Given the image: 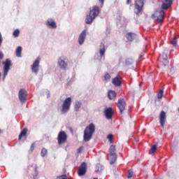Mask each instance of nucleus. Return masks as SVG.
<instances>
[{
  "label": "nucleus",
  "mask_w": 179,
  "mask_h": 179,
  "mask_svg": "<svg viewBox=\"0 0 179 179\" xmlns=\"http://www.w3.org/2000/svg\"><path fill=\"white\" fill-rule=\"evenodd\" d=\"M132 176H134V171L130 169L127 173V178H132Z\"/></svg>",
  "instance_id": "nucleus-31"
},
{
  "label": "nucleus",
  "mask_w": 179,
  "mask_h": 179,
  "mask_svg": "<svg viewBox=\"0 0 179 179\" xmlns=\"http://www.w3.org/2000/svg\"><path fill=\"white\" fill-rule=\"evenodd\" d=\"M125 107H127V103H125V100L124 99L120 98L117 101V108L120 110V114L124 113V110H125Z\"/></svg>",
  "instance_id": "nucleus-12"
},
{
  "label": "nucleus",
  "mask_w": 179,
  "mask_h": 179,
  "mask_svg": "<svg viewBox=\"0 0 179 179\" xmlns=\"http://www.w3.org/2000/svg\"><path fill=\"white\" fill-rule=\"evenodd\" d=\"M20 34V31H19V29H15L13 33V36H14V37H19Z\"/></svg>",
  "instance_id": "nucleus-28"
},
{
  "label": "nucleus",
  "mask_w": 179,
  "mask_h": 179,
  "mask_svg": "<svg viewBox=\"0 0 179 179\" xmlns=\"http://www.w3.org/2000/svg\"><path fill=\"white\" fill-rule=\"evenodd\" d=\"M93 179H99V178H94Z\"/></svg>",
  "instance_id": "nucleus-41"
},
{
  "label": "nucleus",
  "mask_w": 179,
  "mask_h": 179,
  "mask_svg": "<svg viewBox=\"0 0 179 179\" xmlns=\"http://www.w3.org/2000/svg\"><path fill=\"white\" fill-rule=\"evenodd\" d=\"M171 43L172 44V45L176 47V45H177V38H175L172 41H171Z\"/></svg>",
  "instance_id": "nucleus-33"
},
{
  "label": "nucleus",
  "mask_w": 179,
  "mask_h": 179,
  "mask_svg": "<svg viewBox=\"0 0 179 179\" xmlns=\"http://www.w3.org/2000/svg\"><path fill=\"white\" fill-rule=\"evenodd\" d=\"M166 121H167V115L164 112V110H162L159 113V124L162 128H164V124H166Z\"/></svg>",
  "instance_id": "nucleus-11"
},
{
  "label": "nucleus",
  "mask_w": 179,
  "mask_h": 179,
  "mask_svg": "<svg viewBox=\"0 0 179 179\" xmlns=\"http://www.w3.org/2000/svg\"><path fill=\"white\" fill-rule=\"evenodd\" d=\"M152 19H155L158 23H163L164 19V10H157L152 15Z\"/></svg>",
  "instance_id": "nucleus-5"
},
{
  "label": "nucleus",
  "mask_w": 179,
  "mask_h": 179,
  "mask_svg": "<svg viewBox=\"0 0 179 179\" xmlns=\"http://www.w3.org/2000/svg\"><path fill=\"white\" fill-rule=\"evenodd\" d=\"M132 62H134V60H132L131 59H128L126 61L127 65H131V64H132Z\"/></svg>",
  "instance_id": "nucleus-34"
},
{
  "label": "nucleus",
  "mask_w": 179,
  "mask_h": 179,
  "mask_svg": "<svg viewBox=\"0 0 179 179\" xmlns=\"http://www.w3.org/2000/svg\"><path fill=\"white\" fill-rule=\"evenodd\" d=\"M112 83L115 86V87H119L121 86L122 85V78H121V76L118 75L113 78Z\"/></svg>",
  "instance_id": "nucleus-13"
},
{
  "label": "nucleus",
  "mask_w": 179,
  "mask_h": 179,
  "mask_svg": "<svg viewBox=\"0 0 179 179\" xmlns=\"http://www.w3.org/2000/svg\"><path fill=\"white\" fill-rule=\"evenodd\" d=\"M82 107V103L79 101H76L74 105L75 111H79V109Z\"/></svg>",
  "instance_id": "nucleus-23"
},
{
  "label": "nucleus",
  "mask_w": 179,
  "mask_h": 179,
  "mask_svg": "<svg viewBox=\"0 0 179 179\" xmlns=\"http://www.w3.org/2000/svg\"><path fill=\"white\" fill-rule=\"evenodd\" d=\"M27 134V129L26 128L23 129L19 135L18 141H20L22 136H26Z\"/></svg>",
  "instance_id": "nucleus-24"
},
{
  "label": "nucleus",
  "mask_w": 179,
  "mask_h": 179,
  "mask_svg": "<svg viewBox=\"0 0 179 179\" xmlns=\"http://www.w3.org/2000/svg\"><path fill=\"white\" fill-rule=\"evenodd\" d=\"M2 64L4 65L3 71V80H4L5 78L8 76V73L10 70V66H12V61L9 59H6L5 62H3Z\"/></svg>",
  "instance_id": "nucleus-4"
},
{
  "label": "nucleus",
  "mask_w": 179,
  "mask_h": 179,
  "mask_svg": "<svg viewBox=\"0 0 179 179\" xmlns=\"http://www.w3.org/2000/svg\"><path fill=\"white\" fill-rule=\"evenodd\" d=\"M107 139H108L110 143H113V141L114 139V136H113V134H108L107 136Z\"/></svg>",
  "instance_id": "nucleus-30"
},
{
  "label": "nucleus",
  "mask_w": 179,
  "mask_h": 179,
  "mask_svg": "<svg viewBox=\"0 0 179 179\" xmlns=\"http://www.w3.org/2000/svg\"><path fill=\"white\" fill-rule=\"evenodd\" d=\"M71 104H72V98H66L62 105L61 113L62 114H66L71 109Z\"/></svg>",
  "instance_id": "nucleus-3"
},
{
  "label": "nucleus",
  "mask_w": 179,
  "mask_h": 179,
  "mask_svg": "<svg viewBox=\"0 0 179 179\" xmlns=\"http://www.w3.org/2000/svg\"><path fill=\"white\" fill-rule=\"evenodd\" d=\"M35 171H37V166H36L35 168Z\"/></svg>",
  "instance_id": "nucleus-40"
},
{
  "label": "nucleus",
  "mask_w": 179,
  "mask_h": 179,
  "mask_svg": "<svg viewBox=\"0 0 179 179\" xmlns=\"http://www.w3.org/2000/svg\"><path fill=\"white\" fill-rule=\"evenodd\" d=\"M117 150L115 149V145H112L109 148V153L111 157L110 164H114L117 161Z\"/></svg>",
  "instance_id": "nucleus-7"
},
{
  "label": "nucleus",
  "mask_w": 179,
  "mask_h": 179,
  "mask_svg": "<svg viewBox=\"0 0 179 179\" xmlns=\"http://www.w3.org/2000/svg\"><path fill=\"white\" fill-rule=\"evenodd\" d=\"M116 96H117V93L115 92V91H113V90L108 91V97L109 100H113V99H114Z\"/></svg>",
  "instance_id": "nucleus-22"
},
{
  "label": "nucleus",
  "mask_w": 179,
  "mask_h": 179,
  "mask_svg": "<svg viewBox=\"0 0 179 179\" xmlns=\"http://www.w3.org/2000/svg\"><path fill=\"white\" fill-rule=\"evenodd\" d=\"M97 167H98V169H100V167H101V169H103V166H101V165H98Z\"/></svg>",
  "instance_id": "nucleus-39"
},
{
  "label": "nucleus",
  "mask_w": 179,
  "mask_h": 179,
  "mask_svg": "<svg viewBox=\"0 0 179 179\" xmlns=\"http://www.w3.org/2000/svg\"><path fill=\"white\" fill-rule=\"evenodd\" d=\"M38 66H40V57H37L31 65L32 72L37 73L38 72Z\"/></svg>",
  "instance_id": "nucleus-14"
},
{
  "label": "nucleus",
  "mask_w": 179,
  "mask_h": 179,
  "mask_svg": "<svg viewBox=\"0 0 179 179\" xmlns=\"http://www.w3.org/2000/svg\"><path fill=\"white\" fill-rule=\"evenodd\" d=\"M0 78H1V73H0Z\"/></svg>",
  "instance_id": "nucleus-43"
},
{
  "label": "nucleus",
  "mask_w": 179,
  "mask_h": 179,
  "mask_svg": "<svg viewBox=\"0 0 179 179\" xmlns=\"http://www.w3.org/2000/svg\"><path fill=\"white\" fill-rule=\"evenodd\" d=\"M47 153H48L47 149L43 148V149L41 150V155L42 157H45V156L47 155Z\"/></svg>",
  "instance_id": "nucleus-29"
},
{
  "label": "nucleus",
  "mask_w": 179,
  "mask_h": 179,
  "mask_svg": "<svg viewBox=\"0 0 179 179\" xmlns=\"http://www.w3.org/2000/svg\"><path fill=\"white\" fill-rule=\"evenodd\" d=\"M47 26L51 27L52 29H57V23L54 20L49 18L46 23Z\"/></svg>",
  "instance_id": "nucleus-19"
},
{
  "label": "nucleus",
  "mask_w": 179,
  "mask_h": 179,
  "mask_svg": "<svg viewBox=\"0 0 179 179\" xmlns=\"http://www.w3.org/2000/svg\"><path fill=\"white\" fill-rule=\"evenodd\" d=\"M34 148H36V143H33L30 148L31 152H33V150H34Z\"/></svg>",
  "instance_id": "nucleus-35"
},
{
  "label": "nucleus",
  "mask_w": 179,
  "mask_h": 179,
  "mask_svg": "<svg viewBox=\"0 0 179 179\" xmlns=\"http://www.w3.org/2000/svg\"><path fill=\"white\" fill-rule=\"evenodd\" d=\"M166 58H167V55H165Z\"/></svg>",
  "instance_id": "nucleus-42"
},
{
  "label": "nucleus",
  "mask_w": 179,
  "mask_h": 179,
  "mask_svg": "<svg viewBox=\"0 0 179 179\" xmlns=\"http://www.w3.org/2000/svg\"><path fill=\"white\" fill-rule=\"evenodd\" d=\"M103 78H104V80H106V82H109V80H110V79H111V76L108 73H106L103 76Z\"/></svg>",
  "instance_id": "nucleus-26"
},
{
  "label": "nucleus",
  "mask_w": 179,
  "mask_h": 179,
  "mask_svg": "<svg viewBox=\"0 0 179 179\" xmlns=\"http://www.w3.org/2000/svg\"><path fill=\"white\" fill-rule=\"evenodd\" d=\"M163 90H160L157 94V97L158 99H162V97H163Z\"/></svg>",
  "instance_id": "nucleus-32"
},
{
  "label": "nucleus",
  "mask_w": 179,
  "mask_h": 179,
  "mask_svg": "<svg viewBox=\"0 0 179 179\" xmlns=\"http://www.w3.org/2000/svg\"><path fill=\"white\" fill-rule=\"evenodd\" d=\"M173 3V0H164L162 4V8L164 10H167Z\"/></svg>",
  "instance_id": "nucleus-15"
},
{
  "label": "nucleus",
  "mask_w": 179,
  "mask_h": 179,
  "mask_svg": "<svg viewBox=\"0 0 179 179\" xmlns=\"http://www.w3.org/2000/svg\"><path fill=\"white\" fill-rule=\"evenodd\" d=\"M146 0H136L134 7L136 10L137 15L141 13L142 10H143V6L145 5V1Z\"/></svg>",
  "instance_id": "nucleus-8"
},
{
  "label": "nucleus",
  "mask_w": 179,
  "mask_h": 179,
  "mask_svg": "<svg viewBox=\"0 0 179 179\" xmlns=\"http://www.w3.org/2000/svg\"><path fill=\"white\" fill-rule=\"evenodd\" d=\"M156 149H157V145H154L153 146L151 147V148L150 150V153L151 155H153V153H155V152H156Z\"/></svg>",
  "instance_id": "nucleus-27"
},
{
  "label": "nucleus",
  "mask_w": 179,
  "mask_h": 179,
  "mask_svg": "<svg viewBox=\"0 0 179 179\" xmlns=\"http://www.w3.org/2000/svg\"><path fill=\"white\" fill-rule=\"evenodd\" d=\"M131 2H132V0H127V5H129V3H131Z\"/></svg>",
  "instance_id": "nucleus-38"
},
{
  "label": "nucleus",
  "mask_w": 179,
  "mask_h": 179,
  "mask_svg": "<svg viewBox=\"0 0 179 179\" xmlns=\"http://www.w3.org/2000/svg\"><path fill=\"white\" fill-rule=\"evenodd\" d=\"M16 56L17 57H22V47L21 46H18L16 49Z\"/></svg>",
  "instance_id": "nucleus-25"
},
{
  "label": "nucleus",
  "mask_w": 179,
  "mask_h": 179,
  "mask_svg": "<svg viewBox=\"0 0 179 179\" xmlns=\"http://www.w3.org/2000/svg\"><path fill=\"white\" fill-rule=\"evenodd\" d=\"M85 38H86V29L83 30L79 36L78 43L80 45H82V44L85 43Z\"/></svg>",
  "instance_id": "nucleus-16"
},
{
  "label": "nucleus",
  "mask_w": 179,
  "mask_h": 179,
  "mask_svg": "<svg viewBox=\"0 0 179 179\" xmlns=\"http://www.w3.org/2000/svg\"><path fill=\"white\" fill-rule=\"evenodd\" d=\"M0 134H1V129H0Z\"/></svg>",
  "instance_id": "nucleus-44"
},
{
  "label": "nucleus",
  "mask_w": 179,
  "mask_h": 179,
  "mask_svg": "<svg viewBox=\"0 0 179 179\" xmlns=\"http://www.w3.org/2000/svg\"><path fill=\"white\" fill-rule=\"evenodd\" d=\"M126 38H127L128 41H134L135 38H136V34L129 32L126 34Z\"/></svg>",
  "instance_id": "nucleus-21"
},
{
  "label": "nucleus",
  "mask_w": 179,
  "mask_h": 179,
  "mask_svg": "<svg viewBox=\"0 0 179 179\" xmlns=\"http://www.w3.org/2000/svg\"><path fill=\"white\" fill-rule=\"evenodd\" d=\"M95 131H96V126L93 123L90 124L88 126L85 127V129L84 131V136H83V139L85 142H89V141L92 139V137L93 136V134H94Z\"/></svg>",
  "instance_id": "nucleus-2"
},
{
  "label": "nucleus",
  "mask_w": 179,
  "mask_h": 179,
  "mask_svg": "<svg viewBox=\"0 0 179 179\" xmlns=\"http://www.w3.org/2000/svg\"><path fill=\"white\" fill-rule=\"evenodd\" d=\"M99 2L101 3V8L103 7V5H104V0H99Z\"/></svg>",
  "instance_id": "nucleus-36"
},
{
  "label": "nucleus",
  "mask_w": 179,
  "mask_h": 179,
  "mask_svg": "<svg viewBox=\"0 0 179 179\" xmlns=\"http://www.w3.org/2000/svg\"><path fill=\"white\" fill-rule=\"evenodd\" d=\"M66 141H68V136L66 135V133L64 131H60L57 136L58 145H64V143H66Z\"/></svg>",
  "instance_id": "nucleus-6"
},
{
  "label": "nucleus",
  "mask_w": 179,
  "mask_h": 179,
  "mask_svg": "<svg viewBox=\"0 0 179 179\" xmlns=\"http://www.w3.org/2000/svg\"><path fill=\"white\" fill-rule=\"evenodd\" d=\"M104 54H106V45L104 43H101L99 45V55L101 58H103L104 57Z\"/></svg>",
  "instance_id": "nucleus-18"
},
{
  "label": "nucleus",
  "mask_w": 179,
  "mask_h": 179,
  "mask_svg": "<svg viewBox=\"0 0 179 179\" xmlns=\"http://www.w3.org/2000/svg\"><path fill=\"white\" fill-rule=\"evenodd\" d=\"M100 14V8L97 6H94L92 8H91L88 13V15H86L85 17V23L86 24H92L93 21L96 17H97L98 15Z\"/></svg>",
  "instance_id": "nucleus-1"
},
{
  "label": "nucleus",
  "mask_w": 179,
  "mask_h": 179,
  "mask_svg": "<svg viewBox=\"0 0 179 179\" xmlns=\"http://www.w3.org/2000/svg\"><path fill=\"white\" fill-rule=\"evenodd\" d=\"M87 171V164L86 162H83L78 170V174L80 177H82V176H85L86 174V172Z\"/></svg>",
  "instance_id": "nucleus-9"
},
{
  "label": "nucleus",
  "mask_w": 179,
  "mask_h": 179,
  "mask_svg": "<svg viewBox=\"0 0 179 179\" xmlns=\"http://www.w3.org/2000/svg\"><path fill=\"white\" fill-rule=\"evenodd\" d=\"M57 64L61 69H66V66H68V63L65 62L62 57L58 59Z\"/></svg>",
  "instance_id": "nucleus-17"
},
{
  "label": "nucleus",
  "mask_w": 179,
  "mask_h": 179,
  "mask_svg": "<svg viewBox=\"0 0 179 179\" xmlns=\"http://www.w3.org/2000/svg\"><path fill=\"white\" fill-rule=\"evenodd\" d=\"M105 115L108 120L113 118V108H108L105 110Z\"/></svg>",
  "instance_id": "nucleus-20"
},
{
  "label": "nucleus",
  "mask_w": 179,
  "mask_h": 179,
  "mask_svg": "<svg viewBox=\"0 0 179 179\" xmlns=\"http://www.w3.org/2000/svg\"><path fill=\"white\" fill-rule=\"evenodd\" d=\"M18 97L21 103H26L27 99V92L24 89H20L18 94Z\"/></svg>",
  "instance_id": "nucleus-10"
},
{
  "label": "nucleus",
  "mask_w": 179,
  "mask_h": 179,
  "mask_svg": "<svg viewBox=\"0 0 179 179\" xmlns=\"http://www.w3.org/2000/svg\"><path fill=\"white\" fill-rule=\"evenodd\" d=\"M83 150V148L80 147V148L78 149V153H80V152H82V150Z\"/></svg>",
  "instance_id": "nucleus-37"
}]
</instances>
